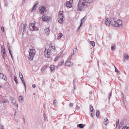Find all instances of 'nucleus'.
<instances>
[{
    "instance_id": "nucleus-55",
    "label": "nucleus",
    "mask_w": 129,
    "mask_h": 129,
    "mask_svg": "<svg viewBox=\"0 0 129 129\" xmlns=\"http://www.w3.org/2000/svg\"><path fill=\"white\" fill-rule=\"evenodd\" d=\"M36 86V85L35 84H33L32 85V87L33 88H35Z\"/></svg>"
},
{
    "instance_id": "nucleus-39",
    "label": "nucleus",
    "mask_w": 129,
    "mask_h": 129,
    "mask_svg": "<svg viewBox=\"0 0 129 129\" xmlns=\"http://www.w3.org/2000/svg\"><path fill=\"white\" fill-rule=\"evenodd\" d=\"M74 50V52L76 53L77 52V49L76 47L75 48H74L73 49Z\"/></svg>"
},
{
    "instance_id": "nucleus-35",
    "label": "nucleus",
    "mask_w": 129,
    "mask_h": 129,
    "mask_svg": "<svg viewBox=\"0 0 129 129\" xmlns=\"http://www.w3.org/2000/svg\"><path fill=\"white\" fill-rule=\"evenodd\" d=\"M80 109V107H79L78 105H77L76 106V110H77L78 111H79Z\"/></svg>"
},
{
    "instance_id": "nucleus-12",
    "label": "nucleus",
    "mask_w": 129,
    "mask_h": 129,
    "mask_svg": "<svg viewBox=\"0 0 129 129\" xmlns=\"http://www.w3.org/2000/svg\"><path fill=\"white\" fill-rule=\"evenodd\" d=\"M58 17H63V11H60L58 13Z\"/></svg>"
},
{
    "instance_id": "nucleus-52",
    "label": "nucleus",
    "mask_w": 129,
    "mask_h": 129,
    "mask_svg": "<svg viewBox=\"0 0 129 129\" xmlns=\"http://www.w3.org/2000/svg\"><path fill=\"white\" fill-rule=\"evenodd\" d=\"M115 49V47L113 46H112L111 47V50H114Z\"/></svg>"
},
{
    "instance_id": "nucleus-58",
    "label": "nucleus",
    "mask_w": 129,
    "mask_h": 129,
    "mask_svg": "<svg viewBox=\"0 0 129 129\" xmlns=\"http://www.w3.org/2000/svg\"><path fill=\"white\" fill-rule=\"evenodd\" d=\"M9 53L10 54V55H12L11 53V50L10 49H9Z\"/></svg>"
},
{
    "instance_id": "nucleus-19",
    "label": "nucleus",
    "mask_w": 129,
    "mask_h": 129,
    "mask_svg": "<svg viewBox=\"0 0 129 129\" xmlns=\"http://www.w3.org/2000/svg\"><path fill=\"white\" fill-rule=\"evenodd\" d=\"M85 125V124H83L81 123L77 125V127H78L80 128H83Z\"/></svg>"
},
{
    "instance_id": "nucleus-14",
    "label": "nucleus",
    "mask_w": 129,
    "mask_h": 129,
    "mask_svg": "<svg viewBox=\"0 0 129 129\" xmlns=\"http://www.w3.org/2000/svg\"><path fill=\"white\" fill-rule=\"evenodd\" d=\"M73 63L71 62L68 61L66 62L65 65L66 66H71L72 65Z\"/></svg>"
},
{
    "instance_id": "nucleus-51",
    "label": "nucleus",
    "mask_w": 129,
    "mask_h": 129,
    "mask_svg": "<svg viewBox=\"0 0 129 129\" xmlns=\"http://www.w3.org/2000/svg\"><path fill=\"white\" fill-rule=\"evenodd\" d=\"M44 117L45 119H46L47 118V116L45 114H44Z\"/></svg>"
},
{
    "instance_id": "nucleus-17",
    "label": "nucleus",
    "mask_w": 129,
    "mask_h": 129,
    "mask_svg": "<svg viewBox=\"0 0 129 129\" xmlns=\"http://www.w3.org/2000/svg\"><path fill=\"white\" fill-rule=\"evenodd\" d=\"M45 31L46 35H48L50 32V30L49 28H47L45 29Z\"/></svg>"
},
{
    "instance_id": "nucleus-36",
    "label": "nucleus",
    "mask_w": 129,
    "mask_h": 129,
    "mask_svg": "<svg viewBox=\"0 0 129 129\" xmlns=\"http://www.w3.org/2000/svg\"><path fill=\"white\" fill-rule=\"evenodd\" d=\"M11 101L12 103L13 104H14L15 103V101L14 99H13Z\"/></svg>"
},
{
    "instance_id": "nucleus-50",
    "label": "nucleus",
    "mask_w": 129,
    "mask_h": 129,
    "mask_svg": "<svg viewBox=\"0 0 129 129\" xmlns=\"http://www.w3.org/2000/svg\"><path fill=\"white\" fill-rule=\"evenodd\" d=\"M28 1V0H23L22 1V3L23 4L24 3H25L26 2H27Z\"/></svg>"
},
{
    "instance_id": "nucleus-23",
    "label": "nucleus",
    "mask_w": 129,
    "mask_h": 129,
    "mask_svg": "<svg viewBox=\"0 0 129 129\" xmlns=\"http://www.w3.org/2000/svg\"><path fill=\"white\" fill-rule=\"evenodd\" d=\"M86 16L84 17L81 20V22H82L83 23V22H84L85 20H86Z\"/></svg>"
},
{
    "instance_id": "nucleus-42",
    "label": "nucleus",
    "mask_w": 129,
    "mask_h": 129,
    "mask_svg": "<svg viewBox=\"0 0 129 129\" xmlns=\"http://www.w3.org/2000/svg\"><path fill=\"white\" fill-rule=\"evenodd\" d=\"M112 93V92L111 91H110L109 93V99H110V97H111V95Z\"/></svg>"
},
{
    "instance_id": "nucleus-57",
    "label": "nucleus",
    "mask_w": 129,
    "mask_h": 129,
    "mask_svg": "<svg viewBox=\"0 0 129 129\" xmlns=\"http://www.w3.org/2000/svg\"><path fill=\"white\" fill-rule=\"evenodd\" d=\"M20 79H21L22 82L24 81V79L23 78H21Z\"/></svg>"
},
{
    "instance_id": "nucleus-3",
    "label": "nucleus",
    "mask_w": 129,
    "mask_h": 129,
    "mask_svg": "<svg viewBox=\"0 0 129 129\" xmlns=\"http://www.w3.org/2000/svg\"><path fill=\"white\" fill-rule=\"evenodd\" d=\"M35 23H32L30 24L29 26V28L31 31H36L39 30L38 28L36 27L35 26Z\"/></svg>"
},
{
    "instance_id": "nucleus-21",
    "label": "nucleus",
    "mask_w": 129,
    "mask_h": 129,
    "mask_svg": "<svg viewBox=\"0 0 129 129\" xmlns=\"http://www.w3.org/2000/svg\"><path fill=\"white\" fill-rule=\"evenodd\" d=\"M60 54L59 55V54H58L56 56L55 58L54 59V61L55 62H56L57 61L58 59L59 58L60 56Z\"/></svg>"
},
{
    "instance_id": "nucleus-37",
    "label": "nucleus",
    "mask_w": 129,
    "mask_h": 129,
    "mask_svg": "<svg viewBox=\"0 0 129 129\" xmlns=\"http://www.w3.org/2000/svg\"><path fill=\"white\" fill-rule=\"evenodd\" d=\"M0 129H4V126L2 124H0Z\"/></svg>"
},
{
    "instance_id": "nucleus-18",
    "label": "nucleus",
    "mask_w": 129,
    "mask_h": 129,
    "mask_svg": "<svg viewBox=\"0 0 129 129\" xmlns=\"http://www.w3.org/2000/svg\"><path fill=\"white\" fill-rule=\"evenodd\" d=\"M108 123V119L107 118L105 119L104 122V124L105 125H107Z\"/></svg>"
},
{
    "instance_id": "nucleus-40",
    "label": "nucleus",
    "mask_w": 129,
    "mask_h": 129,
    "mask_svg": "<svg viewBox=\"0 0 129 129\" xmlns=\"http://www.w3.org/2000/svg\"><path fill=\"white\" fill-rule=\"evenodd\" d=\"M27 26V25L25 24L24 25V26H23V30H25Z\"/></svg>"
},
{
    "instance_id": "nucleus-25",
    "label": "nucleus",
    "mask_w": 129,
    "mask_h": 129,
    "mask_svg": "<svg viewBox=\"0 0 129 129\" xmlns=\"http://www.w3.org/2000/svg\"><path fill=\"white\" fill-rule=\"evenodd\" d=\"M90 110L91 112H93V110H94L93 106L92 105H90Z\"/></svg>"
},
{
    "instance_id": "nucleus-62",
    "label": "nucleus",
    "mask_w": 129,
    "mask_h": 129,
    "mask_svg": "<svg viewBox=\"0 0 129 129\" xmlns=\"http://www.w3.org/2000/svg\"><path fill=\"white\" fill-rule=\"evenodd\" d=\"M4 2H5V6H7V5H6V0H5Z\"/></svg>"
},
{
    "instance_id": "nucleus-2",
    "label": "nucleus",
    "mask_w": 129,
    "mask_h": 129,
    "mask_svg": "<svg viewBox=\"0 0 129 129\" xmlns=\"http://www.w3.org/2000/svg\"><path fill=\"white\" fill-rule=\"evenodd\" d=\"M29 56L28 57L30 60H33L34 55L35 53V51L34 49H30L28 51Z\"/></svg>"
},
{
    "instance_id": "nucleus-41",
    "label": "nucleus",
    "mask_w": 129,
    "mask_h": 129,
    "mask_svg": "<svg viewBox=\"0 0 129 129\" xmlns=\"http://www.w3.org/2000/svg\"><path fill=\"white\" fill-rule=\"evenodd\" d=\"M73 52H72L71 54V55H70V56H71L72 57V56L74 55V49H73Z\"/></svg>"
},
{
    "instance_id": "nucleus-44",
    "label": "nucleus",
    "mask_w": 129,
    "mask_h": 129,
    "mask_svg": "<svg viewBox=\"0 0 129 129\" xmlns=\"http://www.w3.org/2000/svg\"><path fill=\"white\" fill-rule=\"evenodd\" d=\"M57 104V103L56 102V100H54L53 102V104L54 105H56Z\"/></svg>"
},
{
    "instance_id": "nucleus-38",
    "label": "nucleus",
    "mask_w": 129,
    "mask_h": 129,
    "mask_svg": "<svg viewBox=\"0 0 129 129\" xmlns=\"http://www.w3.org/2000/svg\"><path fill=\"white\" fill-rule=\"evenodd\" d=\"M72 58V57L70 56H69L68 58V59H67L68 61H70L71 60Z\"/></svg>"
},
{
    "instance_id": "nucleus-34",
    "label": "nucleus",
    "mask_w": 129,
    "mask_h": 129,
    "mask_svg": "<svg viewBox=\"0 0 129 129\" xmlns=\"http://www.w3.org/2000/svg\"><path fill=\"white\" fill-rule=\"evenodd\" d=\"M100 112L99 111L97 110L96 112V116L98 118V116H99V115Z\"/></svg>"
},
{
    "instance_id": "nucleus-6",
    "label": "nucleus",
    "mask_w": 129,
    "mask_h": 129,
    "mask_svg": "<svg viewBox=\"0 0 129 129\" xmlns=\"http://www.w3.org/2000/svg\"><path fill=\"white\" fill-rule=\"evenodd\" d=\"M42 18L43 21H49L51 19V18L50 17L45 16H43Z\"/></svg>"
},
{
    "instance_id": "nucleus-64",
    "label": "nucleus",
    "mask_w": 129,
    "mask_h": 129,
    "mask_svg": "<svg viewBox=\"0 0 129 129\" xmlns=\"http://www.w3.org/2000/svg\"><path fill=\"white\" fill-rule=\"evenodd\" d=\"M52 48L53 49H54H54H55V47L54 46H52Z\"/></svg>"
},
{
    "instance_id": "nucleus-46",
    "label": "nucleus",
    "mask_w": 129,
    "mask_h": 129,
    "mask_svg": "<svg viewBox=\"0 0 129 129\" xmlns=\"http://www.w3.org/2000/svg\"><path fill=\"white\" fill-rule=\"evenodd\" d=\"M75 80L74 79L73 81V85L74 86V89H75Z\"/></svg>"
},
{
    "instance_id": "nucleus-29",
    "label": "nucleus",
    "mask_w": 129,
    "mask_h": 129,
    "mask_svg": "<svg viewBox=\"0 0 129 129\" xmlns=\"http://www.w3.org/2000/svg\"><path fill=\"white\" fill-rule=\"evenodd\" d=\"M14 80L16 84L18 83V82L17 81V79L16 77L15 76Z\"/></svg>"
},
{
    "instance_id": "nucleus-61",
    "label": "nucleus",
    "mask_w": 129,
    "mask_h": 129,
    "mask_svg": "<svg viewBox=\"0 0 129 129\" xmlns=\"http://www.w3.org/2000/svg\"><path fill=\"white\" fill-rule=\"evenodd\" d=\"M82 24V22H81L80 24V25L79 26V27L78 29H79L80 28L81 26V25Z\"/></svg>"
},
{
    "instance_id": "nucleus-20",
    "label": "nucleus",
    "mask_w": 129,
    "mask_h": 129,
    "mask_svg": "<svg viewBox=\"0 0 129 129\" xmlns=\"http://www.w3.org/2000/svg\"><path fill=\"white\" fill-rule=\"evenodd\" d=\"M62 36L63 35L61 33H59L57 37V38L58 39H59L62 37Z\"/></svg>"
},
{
    "instance_id": "nucleus-53",
    "label": "nucleus",
    "mask_w": 129,
    "mask_h": 129,
    "mask_svg": "<svg viewBox=\"0 0 129 129\" xmlns=\"http://www.w3.org/2000/svg\"><path fill=\"white\" fill-rule=\"evenodd\" d=\"M92 91H89V94H90V98L91 97V95L92 94Z\"/></svg>"
},
{
    "instance_id": "nucleus-27",
    "label": "nucleus",
    "mask_w": 129,
    "mask_h": 129,
    "mask_svg": "<svg viewBox=\"0 0 129 129\" xmlns=\"http://www.w3.org/2000/svg\"><path fill=\"white\" fill-rule=\"evenodd\" d=\"M124 58L126 59L127 60L129 59V56L125 54L124 56Z\"/></svg>"
},
{
    "instance_id": "nucleus-7",
    "label": "nucleus",
    "mask_w": 129,
    "mask_h": 129,
    "mask_svg": "<svg viewBox=\"0 0 129 129\" xmlns=\"http://www.w3.org/2000/svg\"><path fill=\"white\" fill-rule=\"evenodd\" d=\"M45 50L44 52V54L45 57H46L49 58L50 57V52H49V50L47 49V50H46V49H45Z\"/></svg>"
},
{
    "instance_id": "nucleus-43",
    "label": "nucleus",
    "mask_w": 129,
    "mask_h": 129,
    "mask_svg": "<svg viewBox=\"0 0 129 129\" xmlns=\"http://www.w3.org/2000/svg\"><path fill=\"white\" fill-rule=\"evenodd\" d=\"M114 67L115 68V71L116 72H117V73L118 74V73H119V72H118L115 66H114Z\"/></svg>"
},
{
    "instance_id": "nucleus-9",
    "label": "nucleus",
    "mask_w": 129,
    "mask_h": 129,
    "mask_svg": "<svg viewBox=\"0 0 129 129\" xmlns=\"http://www.w3.org/2000/svg\"><path fill=\"white\" fill-rule=\"evenodd\" d=\"M2 79L6 80H7V77L3 74L0 73V79Z\"/></svg>"
},
{
    "instance_id": "nucleus-30",
    "label": "nucleus",
    "mask_w": 129,
    "mask_h": 129,
    "mask_svg": "<svg viewBox=\"0 0 129 129\" xmlns=\"http://www.w3.org/2000/svg\"><path fill=\"white\" fill-rule=\"evenodd\" d=\"M2 53L3 54L2 55L6 56L7 55L5 50L3 52H2Z\"/></svg>"
},
{
    "instance_id": "nucleus-5",
    "label": "nucleus",
    "mask_w": 129,
    "mask_h": 129,
    "mask_svg": "<svg viewBox=\"0 0 129 129\" xmlns=\"http://www.w3.org/2000/svg\"><path fill=\"white\" fill-rule=\"evenodd\" d=\"M39 9L40 13L42 14H44L45 12H46L47 11L45 6H41L39 8Z\"/></svg>"
},
{
    "instance_id": "nucleus-59",
    "label": "nucleus",
    "mask_w": 129,
    "mask_h": 129,
    "mask_svg": "<svg viewBox=\"0 0 129 129\" xmlns=\"http://www.w3.org/2000/svg\"><path fill=\"white\" fill-rule=\"evenodd\" d=\"M93 114H93V113H92H92H91V116L92 117V118H93Z\"/></svg>"
},
{
    "instance_id": "nucleus-8",
    "label": "nucleus",
    "mask_w": 129,
    "mask_h": 129,
    "mask_svg": "<svg viewBox=\"0 0 129 129\" xmlns=\"http://www.w3.org/2000/svg\"><path fill=\"white\" fill-rule=\"evenodd\" d=\"M116 24L115 26L118 27L121 26L122 24V21L120 20H118L116 21Z\"/></svg>"
},
{
    "instance_id": "nucleus-33",
    "label": "nucleus",
    "mask_w": 129,
    "mask_h": 129,
    "mask_svg": "<svg viewBox=\"0 0 129 129\" xmlns=\"http://www.w3.org/2000/svg\"><path fill=\"white\" fill-rule=\"evenodd\" d=\"M19 75L20 78H23V75H22V73H21L20 72H19Z\"/></svg>"
},
{
    "instance_id": "nucleus-1",
    "label": "nucleus",
    "mask_w": 129,
    "mask_h": 129,
    "mask_svg": "<svg viewBox=\"0 0 129 129\" xmlns=\"http://www.w3.org/2000/svg\"><path fill=\"white\" fill-rule=\"evenodd\" d=\"M79 2L78 4V7L77 10L78 11H81L84 8V7L86 6L87 3H92L93 0H79Z\"/></svg>"
},
{
    "instance_id": "nucleus-60",
    "label": "nucleus",
    "mask_w": 129,
    "mask_h": 129,
    "mask_svg": "<svg viewBox=\"0 0 129 129\" xmlns=\"http://www.w3.org/2000/svg\"><path fill=\"white\" fill-rule=\"evenodd\" d=\"M25 30H23V31L22 32V35L23 36V35H24V33H25Z\"/></svg>"
},
{
    "instance_id": "nucleus-24",
    "label": "nucleus",
    "mask_w": 129,
    "mask_h": 129,
    "mask_svg": "<svg viewBox=\"0 0 129 129\" xmlns=\"http://www.w3.org/2000/svg\"><path fill=\"white\" fill-rule=\"evenodd\" d=\"M54 65H51L50 67V69L51 70V71L52 72L53 71V70H54Z\"/></svg>"
},
{
    "instance_id": "nucleus-54",
    "label": "nucleus",
    "mask_w": 129,
    "mask_h": 129,
    "mask_svg": "<svg viewBox=\"0 0 129 129\" xmlns=\"http://www.w3.org/2000/svg\"><path fill=\"white\" fill-rule=\"evenodd\" d=\"M1 29L4 32V27L3 26H2L1 27Z\"/></svg>"
},
{
    "instance_id": "nucleus-63",
    "label": "nucleus",
    "mask_w": 129,
    "mask_h": 129,
    "mask_svg": "<svg viewBox=\"0 0 129 129\" xmlns=\"http://www.w3.org/2000/svg\"><path fill=\"white\" fill-rule=\"evenodd\" d=\"M6 56H4V55H2V57L3 58V59H4V60H5V57Z\"/></svg>"
},
{
    "instance_id": "nucleus-16",
    "label": "nucleus",
    "mask_w": 129,
    "mask_h": 129,
    "mask_svg": "<svg viewBox=\"0 0 129 129\" xmlns=\"http://www.w3.org/2000/svg\"><path fill=\"white\" fill-rule=\"evenodd\" d=\"M63 17H58V22L61 24L63 22Z\"/></svg>"
},
{
    "instance_id": "nucleus-32",
    "label": "nucleus",
    "mask_w": 129,
    "mask_h": 129,
    "mask_svg": "<svg viewBox=\"0 0 129 129\" xmlns=\"http://www.w3.org/2000/svg\"><path fill=\"white\" fill-rule=\"evenodd\" d=\"M1 48H2V50L1 51L2 52H3L5 50V47L4 45H3L1 47Z\"/></svg>"
},
{
    "instance_id": "nucleus-22",
    "label": "nucleus",
    "mask_w": 129,
    "mask_h": 129,
    "mask_svg": "<svg viewBox=\"0 0 129 129\" xmlns=\"http://www.w3.org/2000/svg\"><path fill=\"white\" fill-rule=\"evenodd\" d=\"M19 100L20 102H22L23 100V98L22 96L21 95L19 96Z\"/></svg>"
},
{
    "instance_id": "nucleus-31",
    "label": "nucleus",
    "mask_w": 129,
    "mask_h": 129,
    "mask_svg": "<svg viewBox=\"0 0 129 129\" xmlns=\"http://www.w3.org/2000/svg\"><path fill=\"white\" fill-rule=\"evenodd\" d=\"M121 129H129V127H128L126 125L123 126Z\"/></svg>"
},
{
    "instance_id": "nucleus-47",
    "label": "nucleus",
    "mask_w": 129,
    "mask_h": 129,
    "mask_svg": "<svg viewBox=\"0 0 129 129\" xmlns=\"http://www.w3.org/2000/svg\"><path fill=\"white\" fill-rule=\"evenodd\" d=\"M7 102V101L6 100H4L2 101L1 102L2 103H6Z\"/></svg>"
},
{
    "instance_id": "nucleus-49",
    "label": "nucleus",
    "mask_w": 129,
    "mask_h": 129,
    "mask_svg": "<svg viewBox=\"0 0 129 129\" xmlns=\"http://www.w3.org/2000/svg\"><path fill=\"white\" fill-rule=\"evenodd\" d=\"M73 106V104L72 103H70V104L69 105V106L71 107H72Z\"/></svg>"
},
{
    "instance_id": "nucleus-28",
    "label": "nucleus",
    "mask_w": 129,
    "mask_h": 129,
    "mask_svg": "<svg viewBox=\"0 0 129 129\" xmlns=\"http://www.w3.org/2000/svg\"><path fill=\"white\" fill-rule=\"evenodd\" d=\"M90 43L93 46H95V42L92 41H90Z\"/></svg>"
},
{
    "instance_id": "nucleus-4",
    "label": "nucleus",
    "mask_w": 129,
    "mask_h": 129,
    "mask_svg": "<svg viewBox=\"0 0 129 129\" xmlns=\"http://www.w3.org/2000/svg\"><path fill=\"white\" fill-rule=\"evenodd\" d=\"M111 24L114 26L116 24V19L115 18V17L114 16L111 17L109 19Z\"/></svg>"
},
{
    "instance_id": "nucleus-45",
    "label": "nucleus",
    "mask_w": 129,
    "mask_h": 129,
    "mask_svg": "<svg viewBox=\"0 0 129 129\" xmlns=\"http://www.w3.org/2000/svg\"><path fill=\"white\" fill-rule=\"evenodd\" d=\"M119 120H118V121H116V126H117L119 124Z\"/></svg>"
},
{
    "instance_id": "nucleus-56",
    "label": "nucleus",
    "mask_w": 129,
    "mask_h": 129,
    "mask_svg": "<svg viewBox=\"0 0 129 129\" xmlns=\"http://www.w3.org/2000/svg\"><path fill=\"white\" fill-rule=\"evenodd\" d=\"M22 83H23L24 85V87H25V90H26V85L25 84V82H22Z\"/></svg>"
},
{
    "instance_id": "nucleus-13",
    "label": "nucleus",
    "mask_w": 129,
    "mask_h": 129,
    "mask_svg": "<svg viewBox=\"0 0 129 129\" xmlns=\"http://www.w3.org/2000/svg\"><path fill=\"white\" fill-rule=\"evenodd\" d=\"M105 22L106 25L107 26H109L110 25V23L108 21L107 18L106 17L105 18Z\"/></svg>"
},
{
    "instance_id": "nucleus-48",
    "label": "nucleus",
    "mask_w": 129,
    "mask_h": 129,
    "mask_svg": "<svg viewBox=\"0 0 129 129\" xmlns=\"http://www.w3.org/2000/svg\"><path fill=\"white\" fill-rule=\"evenodd\" d=\"M24 24L23 23H21V24H20V27H21V28L22 29V27L23 26H23H24Z\"/></svg>"
},
{
    "instance_id": "nucleus-11",
    "label": "nucleus",
    "mask_w": 129,
    "mask_h": 129,
    "mask_svg": "<svg viewBox=\"0 0 129 129\" xmlns=\"http://www.w3.org/2000/svg\"><path fill=\"white\" fill-rule=\"evenodd\" d=\"M66 6L69 8H70L72 7V4L70 1H68L66 2Z\"/></svg>"
},
{
    "instance_id": "nucleus-26",
    "label": "nucleus",
    "mask_w": 129,
    "mask_h": 129,
    "mask_svg": "<svg viewBox=\"0 0 129 129\" xmlns=\"http://www.w3.org/2000/svg\"><path fill=\"white\" fill-rule=\"evenodd\" d=\"M64 61L63 60H62L59 63V65L60 66L62 65L63 64Z\"/></svg>"
},
{
    "instance_id": "nucleus-10",
    "label": "nucleus",
    "mask_w": 129,
    "mask_h": 129,
    "mask_svg": "<svg viewBox=\"0 0 129 129\" xmlns=\"http://www.w3.org/2000/svg\"><path fill=\"white\" fill-rule=\"evenodd\" d=\"M39 2L38 1L36 2L34 4L33 8L31 10V11H33V10H36V6L38 4Z\"/></svg>"
},
{
    "instance_id": "nucleus-15",
    "label": "nucleus",
    "mask_w": 129,
    "mask_h": 129,
    "mask_svg": "<svg viewBox=\"0 0 129 129\" xmlns=\"http://www.w3.org/2000/svg\"><path fill=\"white\" fill-rule=\"evenodd\" d=\"M48 66L47 65H45L41 69V71L42 72H44L46 69L47 68Z\"/></svg>"
}]
</instances>
